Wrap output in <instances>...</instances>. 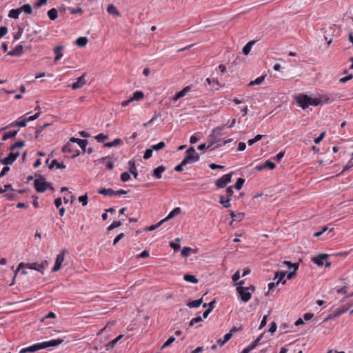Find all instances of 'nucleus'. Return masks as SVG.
I'll use <instances>...</instances> for the list:
<instances>
[{"label":"nucleus","mask_w":353,"mask_h":353,"mask_svg":"<svg viewBox=\"0 0 353 353\" xmlns=\"http://www.w3.org/2000/svg\"><path fill=\"white\" fill-rule=\"evenodd\" d=\"M46 178H37L34 180V188L38 192H44L48 188L54 190L52 183L44 181Z\"/></svg>","instance_id":"nucleus-4"},{"label":"nucleus","mask_w":353,"mask_h":353,"mask_svg":"<svg viewBox=\"0 0 353 353\" xmlns=\"http://www.w3.org/2000/svg\"><path fill=\"white\" fill-rule=\"evenodd\" d=\"M310 102H311V103H310V105L317 106L319 105H321V102L319 101L318 97L314 99L311 97V100Z\"/></svg>","instance_id":"nucleus-55"},{"label":"nucleus","mask_w":353,"mask_h":353,"mask_svg":"<svg viewBox=\"0 0 353 353\" xmlns=\"http://www.w3.org/2000/svg\"><path fill=\"white\" fill-rule=\"evenodd\" d=\"M23 33V28H19L18 32L14 35V38L15 40H18L20 39Z\"/></svg>","instance_id":"nucleus-63"},{"label":"nucleus","mask_w":353,"mask_h":353,"mask_svg":"<svg viewBox=\"0 0 353 353\" xmlns=\"http://www.w3.org/2000/svg\"><path fill=\"white\" fill-rule=\"evenodd\" d=\"M96 140L98 142H103L104 140L108 139V136L104 135L103 134H99L95 137Z\"/></svg>","instance_id":"nucleus-54"},{"label":"nucleus","mask_w":353,"mask_h":353,"mask_svg":"<svg viewBox=\"0 0 353 353\" xmlns=\"http://www.w3.org/2000/svg\"><path fill=\"white\" fill-rule=\"evenodd\" d=\"M21 12H24L28 14H31L32 13V8L29 3L24 4L21 8H19Z\"/></svg>","instance_id":"nucleus-31"},{"label":"nucleus","mask_w":353,"mask_h":353,"mask_svg":"<svg viewBox=\"0 0 353 353\" xmlns=\"http://www.w3.org/2000/svg\"><path fill=\"white\" fill-rule=\"evenodd\" d=\"M262 137H263V135L257 134L256 136H255L254 138L248 140V145H250V146L252 145L254 143L260 141L262 139Z\"/></svg>","instance_id":"nucleus-42"},{"label":"nucleus","mask_w":353,"mask_h":353,"mask_svg":"<svg viewBox=\"0 0 353 353\" xmlns=\"http://www.w3.org/2000/svg\"><path fill=\"white\" fill-rule=\"evenodd\" d=\"M27 121H28L27 119H23L21 121H16L13 122L11 124V125L19 126V127H26V124H27Z\"/></svg>","instance_id":"nucleus-37"},{"label":"nucleus","mask_w":353,"mask_h":353,"mask_svg":"<svg viewBox=\"0 0 353 353\" xmlns=\"http://www.w3.org/2000/svg\"><path fill=\"white\" fill-rule=\"evenodd\" d=\"M86 81L85 79V74H83L80 77L77 79V81L72 83V88L73 90H77L79 88H81L85 84Z\"/></svg>","instance_id":"nucleus-12"},{"label":"nucleus","mask_w":353,"mask_h":353,"mask_svg":"<svg viewBox=\"0 0 353 353\" xmlns=\"http://www.w3.org/2000/svg\"><path fill=\"white\" fill-rule=\"evenodd\" d=\"M17 130H14V131H12V132H7L6 133L3 137V141H6L8 139H11V138H14L15 137V136L17 135Z\"/></svg>","instance_id":"nucleus-39"},{"label":"nucleus","mask_w":353,"mask_h":353,"mask_svg":"<svg viewBox=\"0 0 353 353\" xmlns=\"http://www.w3.org/2000/svg\"><path fill=\"white\" fill-rule=\"evenodd\" d=\"M181 210L179 207L175 208L173 210H172L168 215L167 216V219L170 220L176 215L179 214L181 212Z\"/></svg>","instance_id":"nucleus-35"},{"label":"nucleus","mask_w":353,"mask_h":353,"mask_svg":"<svg viewBox=\"0 0 353 353\" xmlns=\"http://www.w3.org/2000/svg\"><path fill=\"white\" fill-rule=\"evenodd\" d=\"M199 159V155L196 152L194 147L189 148L185 152V156L183 159V165H187L196 162Z\"/></svg>","instance_id":"nucleus-3"},{"label":"nucleus","mask_w":353,"mask_h":353,"mask_svg":"<svg viewBox=\"0 0 353 353\" xmlns=\"http://www.w3.org/2000/svg\"><path fill=\"white\" fill-rule=\"evenodd\" d=\"M215 185L218 188H223L227 185L223 178H219L216 181Z\"/></svg>","instance_id":"nucleus-47"},{"label":"nucleus","mask_w":353,"mask_h":353,"mask_svg":"<svg viewBox=\"0 0 353 353\" xmlns=\"http://www.w3.org/2000/svg\"><path fill=\"white\" fill-rule=\"evenodd\" d=\"M54 167L57 169H63L65 168V165L63 162H59L57 159H54L51 161L49 169L52 170Z\"/></svg>","instance_id":"nucleus-19"},{"label":"nucleus","mask_w":353,"mask_h":353,"mask_svg":"<svg viewBox=\"0 0 353 353\" xmlns=\"http://www.w3.org/2000/svg\"><path fill=\"white\" fill-rule=\"evenodd\" d=\"M276 330V324L275 322H272L271 324H270V327L268 330V332L273 334L275 332Z\"/></svg>","instance_id":"nucleus-62"},{"label":"nucleus","mask_w":353,"mask_h":353,"mask_svg":"<svg viewBox=\"0 0 353 353\" xmlns=\"http://www.w3.org/2000/svg\"><path fill=\"white\" fill-rule=\"evenodd\" d=\"M153 150L152 148L147 149L144 153L143 159H148L152 155Z\"/></svg>","instance_id":"nucleus-53"},{"label":"nucleus","mask_w":353,"mask_h":353,"mask_svg":"<svg viewBox=\"0 0 353 353\" xmlns=\"http://www.w3.org/2000/svg\"><path fill=\"white\" fill-rule=\"evenodd\" d=\"M38 263H20L19 264L17 271H19L20 269L23 268L24 267H26L31 270H39L37 268Z\"/></svg>","instance_id":"nucleus-17"},{"label":"nucleus","mask_w":353,"mask_h":353,"mask_svg":"<svg viewBox=\"0 0 353 353\" xmlns=\"http://www.w3.org/2000/svg\"><path fill=\"white\" fill-rule=\"evenodd\" d=\"M78 201L81 203L83 206H85L88 204V196L87 194H85L84 195L80 196L78 198Z\"/></svg>","instance_id":"nucleus-38"},{"label":"nucleus","mask_w":353,"mask_h":353,"mask_svg":"<svg viewBox=\"0 0 353 353\" xmlns=\"http://www.w3.org/2000/svg\"><path fill=\"white\" fill-rule=\"evenodd\" d=\"M230 215L232 218L234 219L233 221H231L230 225L232 224L234 221H241L242 218L244 216L243 213L235 214L233 211L230 212Z\"/></svg>","instance_id":"nucleus-24"},{"label":"nucleus","mask_w":353,"mask_h":353,"mask_svg":"<svg viewBox=\"0 0 353 353\" xmlns=\"http://www.w3.org/2000/svg\"><path fill=\"white\" fill-rule=\"evenodd\" d=\"M311 97L305 94H300L296 97L297 104L303 110L307 108L310 105Z\"/></svg>","instance_id":"nucleus-5"},{"label":"nucleus","mask_w":353,"mask_h":353,"mask_svg":"<svg viewBox=\"0 0 353 353\" xmlns=\"http://www.w3.org/2000/svg\"><path fill=\"white\" fill-rule=\"evenodd\" d=\"M285 276V272L283 271H278L275 272V276L273 280L277 279L276 284L279 285L280 283H281L283 285L286 283V280L284 279Z\"/></svg>","instance_id":"nucleus-13"},{"label":"nucleus","mask_w":353,"mask_h":353,"mask_svg":"<svg viewBox=\"0 0 353 353\" xmlns=\"http://www.w3.org/2000/svg\"><path fill=\"white\" fill-rule=\"evenodd\" d=\"M5 196L8 200H18L19 199V196H17L13 192H8L5 194Z\"/></svg>","instance_id":"nucleus-50"},{"label":"nucleus","mask_w":353,"mask_h":353,"mask_svg":"<svg viewBox=\"0 0 353 353\" xmlns=\"http://www.w3.org/2000/svg\"><path fill=\"white\" fill-rule=\"evenodd\" d=\"M330 256L327 254H319L316 256L312 258V261L316 264L318 266L323 265V260L327 259Z\"/></svg>","instance_id":"nucleus-9"},{"label":"nucleus","mask_w":353,"mask_h":353,"mask_svg":"<svg viewBox=\"0 0 353 353\" xmlns=\"http://www.w3.org/2000/svg\"><path fill=\"white\" fill-rule=\"evenodd\" d=\"M165 170L163 165H160L153 170V176H161L162 173Z\"/></svg>","instance_id":"nucleus-30"},{"label":"nucleus","mask_w":353,"mask_h":353,"mask_svg":"<svg viewBox=\"0 0 353 353\" xmlns=\"http://www.w3.org/2000/svg\"><path fill=\"white\" fill-rule=\"evenodd\" d=\"M165 146V143L163 141H161L158 144L153 145L151 147V148L152 149V150L158 151L159 150H161V149L164 148Z\"/></svg>","instance_id":"nucleus-43"},{"label":"nucleus","mask_w":353,"mask_h":353,"mask_svg":"<svg viewBox=\"0 0 353 353\" xmlns=\"http://www.w3.org/2000/svg\"><path fill=\"white\" fill-rule=\"evenodd\" d=\"M191 90V88L190 86H186L179 92H178L176 94H178L180 98L183 97L188 92H190Z\"/></svg>","instance_id":"nucleus-40"},{"label":"nucleus","mask_w":353,"mask_h":353,"mask_svg":"<svg viewBox=\"0 0 353 353\" xmlns=\"http://www.w3.org/2000/svg\"><path fill=\"white\" fill-rule=\"evenodd\" d=\"M125 234L123 233H121L117 235L113 241V245H115L121 239L124 237Z\"/></svg>","instance_id":"nucleus-59"},{"label":"nucleus","mask_w":353,"mask_h":353,"mask_svg":"<svg viewBox=\"0 0 353 353\" xmlns=\"http://www.w3.org/2000/svg\"><path fill=\"white\" fill-rule=\"evenodd\" d=\"M144 97V94L141 91H136L133 94V97L130 98V101H140Z\"/></svg>","instance_id":"nucleus-26"},{"label":"nucleus","mask_w":353,"mask_h":353,"mask_svg":"<svg viewBox=\"0 0 353 353\" xmlns=\"http://www.w3.org/2000/svg\"><path fill=\"white\" fill-rule=\"evenodd\" d=\"M19 152H10L7 157L2 159L0 161V162L2 164L6 165L12 164L17 159V158L19 157Z\"/></svg>","instance_id":"nucleus-8"},{"label":"nucleus","mask_w":353,"mask_h":353,"mask_svg":"<svg viewBox=\"0 0 353 353\" xmlns=\"http://www.w3.org/2000/svg\"><path fill=\"white\" fill-rule=\"evenodd\" d=\"M46 265H47V261H44L41 263H38L37 268H39V270H37V271L43 274Z\"/></svg>","instance_id":"nucleus-51"},{"label":"nucleus","mask_w":353,"mask_h":353,"mask_svg":"<svg viewBox=\"0 0 353 353\" xmlns=\"http://www.w3.org/2000/svg\"><path fill=\"white\" fill-rule=\"evenodd\" d=\"M63 46H57L54 48V52L56 54V57L54 58V62L59 60L63 57V53L61 52V50H63Z\"/></svg>","instance_id":"nucleus-20"},{"label":"nucleus","mask_w":353,"mask_h":353,"mask_svg":"<svg viewBox=\"0 0 353 353\" xmlns=\"http://www.w3.org/2000/svg\"><path fill=\"white\" fill-rule=\"evenodd\" d=\"M107 12L110 14H113V15H115L117 17L121 16L120 12H119V10L117 9V8L113 4L108 5V6L107 8Z\"/></svg>","instance_id":"nucleus-22"},{"label":"nucleus","mask_w":353,"mask_h":353,"mask_svg":"<svg viewBox=\"0 0 353 353\" xmlns=\"http://www.w3.org/2000/svg\"><path fill=\"white\" fill-rule=\"evenodd\" d=\"M265 79V76H261L256 78L254 81H252L248 83V86H253L254 85L261 84Z\"/></svg>","instance_id":"nucleus-36"},{"label":"nucleus","mask_w":353,"mask_h":353,"mask_svg":"<svg viewBox=\"0 0 353 353\" xmlns=\"http://www.w3.org/2000/svg\"><path fill=\"white\" fill-rule=\"evenodd\" d=\"M353 166V152H352V159L351 160L347 163V164L343 168V171L342 172H344L345 170H347L348 168H351Z\"/></svg>","instance_id":"nucleus-61"},{"label":"nucleus","mask_w":353,"mask_h":353,"mask_svg":"<svg viewBox=\"0 0 353 353\" xmlns=\"http://www.w3.org/2000/svg\"><path fill=\"white\" fill-rule=\"evenodd\" d=\"M275 168V164L270 160L265 161L263 163L256 165L252 167V165L246 166L242 169L238 170L235 172H231L223 174L222 176H232V175H243V174H255L256 171H261L264 169L268 168L272 170Z\"/></svg>","instance_id":"nucleus-1"},{"label":"nucleus","mask_w":353,"mask_h":353,"mask_svg":"<svg viewBox=\"0 0 353 353\" xmlns=\"http://www.w3.org/2000/svg\"><path fill=\"white\" fill-rule=\"evenodd\" d=\"M183 279L185 281L192 283H197L199 281L198 279L195 277V276L192 274H186L184 275Z\"/></svg>","instance_id":"nucleus-27"},{"label":"nucleus","mask_w":353,"mask_h":353,"mask_svg":"<svg viewBox=\"0 0 353 353\" xmlns=\"http://www.w3.org/2000/svg\"><path fill=\"white\" fill-rule=\"evenodd\" d=\"M236 123V119H232L230 125H223L220 127H216L213 130V133L216 134L217 135H221V131L223 130L225 128H232Z\"/></svg>","instance_id":"nucleus-14"},{"label":"nucleus","mask_w":353,"mask_h":353,"mask_svg":"<svg viewBox=\"0 0 353 353\" xmlns=\"http://www.w3.org/2000/svg\"><path fill=\"white\" fill-rule=\"evenodd\" d=\"M203 303V298L197 300L191 301L187 303V306L189 307H198Z\"/></svg>","instance_id":"nucleus-23"},{"label":"nucleus","mask_w":353,"mask_h":353,"mask_svg":"<svg viewBox=\"0 0 353 353\" xmlns=\"http://www.w3.org/2000/svg\"><path fill=\"white\" fill-rule=\"evenodd\" d=\"M318 99L321 102V105L325 104L330 101V97L327 95H320Z\"/></svg>","instance_id":"nucleus-45"},{"label":"nucleus","mask_w":353,"mask_h":353,"mask_svg":"<svg viewBox=\"0 0 353 353\" xmlns=\"http://www.w3.org/2000/svg\"><path fill=\"white\" fill-rule=\"evenodd\" d=\"M170 246L174 250L175 252L179 251L180 249V245L179 244L175 243L174 242H171L170 243Z\"/></svg>","instance_id":"nucleus-64"},{"label":"nucleus","mask_w":353,"mask_h":353,"mask_svg":"<svg viewBox=\"0 0 353 353\" xmlns=\"http://www.w3.org/2000/svg\"><path fill=\"white\" fill-rule=\"evenodd\" d=\"M247 291L246 288L243 286H237L236 288V292L239 294L241 301L243 302H248L252 296L251 293Z\"/></svg>","instance_id":"nucleus-6"},{"label":"nucleus","mask_w":353,"mask_h":353,"mask_svg":"<svg viewBox=\"0 0 353 353\" xmlns=\"http://www.w3.org/2000/svg\"><path fill=\"white\" fill-rule=\"evenodd\" d=\"M8 32V28L6 26L0 27V39L6 34Z\"/></svg>","instance_id":"nucleus-57"},{"label":"nucleus","mask_w":353,"mask_h":353,"mask_svg":"<svg viewBox=\"0 0 353 353\" xmlns=\"http://www.w3.org/2000/svg\"><path fill=\"white\" fill-rule=\"evenodd\" d=\"M63 339H53L49 341H44L42 343H38L31 346L23 348L20 350L19 353H27V352H34L36 351L46 349L51 347H56L61 344L63 342Z\"/></svg>","instance_id":"nucleus-2"},{"label":"nucleus","mask_w":353,"mask_h":353,"mask_svg":"<svg viewBox=\"0 0 353 353\" xmlns=\"http://www.w3.org/2000/svg\"><path fill=\"white\" fill-rule=\"evenodd\" d=\"M352 78H353V76L352 74H350V75H348L347 77H343V78L340 79L339 82L341 83H345L347 81L351 80Z\"/></svg>","instance_id":"nucleus-60"},{"label":"nucleus","mask_w":353,"mask_h":353,"mask_svg":"<svg viewBox=\"0 0 353 353\" xmlns=\"http://www.w3.org/2000/svg\"><path fill=\"white\" fill-rule=\"evenodd\" d=\"M174 341L175 338L174 336H170L169 339L162 345L161 348L163 349L170 346Z\"/></svg>","instance_id":"nucleus-48"},{"label":"nucleus","mask_w":353,"mask_h":353,"mask_svg":"<svg viewBox=\"0 0 353 353\" xmlns=\"http://www.w3.org/2000/svg\"><path fill=\"white\" fill-rule=\"evenodd\" d=\"M128 165H129L128 172H130L131 174H132L134 176H137L138 172L137 171V168L135 165L134 160H130L128 161Z\"/></svg>","instance_id":"nucleus-18"},{"label":"nucleus","mask_w":353,"mask_h":353,"mask_svg":"<svg viewBox=\"0 0 353 353\" xmlns=\"http://www.w3.org/2000/svg\"><path fill=\"white\" fill-rule=\"evenodd\" d=\"M244 182L245 179L243 178H238V180L234 185L235 188L236 190H241Z\"/></svg>","instance_id":"nucleus-46"},{"label":"nucleus","mask_w":353,"mask_h":353,"mask_svg":"<svg viewBox=\"0 0 353 353\" xmlns=\"http://www.w3.org/2000/svg\"><path fill=\"white\" fill-rule=\"evenodd\" d=\"M123 336L122 334H120L117 337H116L114 339H113L112 341L108 343L105 345V350L108 351V350L112 349L116 345V344L119 342V341L123 338Z\"/></svg>","instance_id":"nucleus-16"},{"label":"nucleus","mask_w":353,"mask_h":353,"mask_svg":"<svg viewBox=\"0 0 353 353\" xmlns=\"http://www.w3.org/2000/svg\"><path fill=\"white\" fill-rule=\"evenodd\" d=\"M48 16L50 20H55L58 17V12L56 8H52L48 12Z\"/></svg>","instance_id":"nucleus-29"},{"label":"nucleus","mask_w":353,"mask_h":353,"mask_svg":"<svg viewBox=\"0 0 353 353\" xmlns=\"http://www.w3.org/2000/svg\"><path fill=\"white\" fill-rule=\"evenodd\" d=\"M325 132H321V133L320 134V135H319L317 138H316V139H314V143H315L316 144H319V143L322 141V139H323V137H325Z\"/></svg>","instance_id":"nucleus-58"},{"label":"nucleus","mask_w":353,"mask_h":353,"mask_svg":"<svg viewBox=\"0 0 353 353\" xmlns=\"http://www.w3.org/2000/svg\"><path fill=\"white\" fill-rule=\"evenodd\" d=\"M98 193L105 196H114V190L111 188H101L98 190Z\"/></svg>","instance_id":"nucleus-21"},{"label":"nucleus","mask_w":353,"mask_h":353,"mask_svg":"<svg viewBox=\"0 0 353 353\" xmlns=\"http://www.w3.org/2000/svg\"><path fill=\"white\" fill-rule=\"evenodd\" d=\"M201 321H202V318L200 316L194 317L190 321L189 326H192L193 325L198 323Z\"/></svg>","instance_id":"nucleus-52"},{"label":"nucleus","mask_w":353,"mask_h":353,"mask_svg":"<svg viewBox=\"0 0 353 353\" xmlns=\"http://www.w3.org/2000/svg\"><path fill=\"white\" fill-rule=\"evenodd\" d=\"M23 46L19 45L15 48H14L12 50L10 51L8 53V55L11 57H19L21 56L23 53Z\"/></svg>","instance_id":"nucleus-15"},{"label":"nucleus","mask_w":353,"mask_h":353,"mask_svg":"<svg viewBox=\"0 0 353 353\" xmlns=\"http://www.w3.org/2000/svg\"><path fill=\"white\" fill-rule=\"evenodd\" d=\"M20 13H21V10L19 8H18V9H12L9 12L8 17L10 18H12V19H16L19 18V16Z\"/></svg>","instance_id":"nucleus-28"},{"label":"nucleus","mask_w":353,"mask_h":353,"mask_svg":"<svg viewBox=\"0 0 353 353\" xmlns=\"http://www.w3.org/2000/svg\"><path fill=\"white\" fill-rule=\"evenodd\" d=\"M122 225V223L119 221H114L107 228L108 231H111L114 230V228H117L118 227H120Z\"/></svg>","instance_id":"nucleus-41"},{"label":"nucleus","mask_w":353,"mask_h":353,"mask_svg":"<svg viewBox=\"0 0 353 353\" xmlns=\"http://www.w3.org/2000/svg\"><path fill=\"white\" fill-rule=\"evenodd\" d=\"M192 251V249L189 247H184L181 252L182 256H188L190 255V252Z\"/></svg>","instance_id":"nucleus-49"},{"label":"nucleus","mask_w":353,"mask_h":353,"mask_svg":"<svg viewBox=\"0 0 353 353\" xmlns=\"http://www.w3.org/2000/svg\"><path fill=\"white\" fill-rule=\"evenodd\" d=\"M348 310H349V307H346L345 305H343L341 307L337 308L332 312V314H330L329 319H334V318L339 317L343 313L346 312Z\"/></svg>","instance_id":"nucleus-11"},{"label":"nucleus","mask_w":353,"mask_h":353,"mask_svg":"<svg viewBox=\"0 0 353 353\" xmlns=\"http://www.w3.org/2000/svg\"><path fill=\"white\" fill-rule=\"evenodd\" d=\"M73 145L70 143H68L62 148L63 152H72L73 151Z\"/></svg>","instance_id":"nucleus-44"},{"label":"nucleus","mask_w":353,"mask_h":353,"mask_svg":"<svg viewBox=\"0 0 353 353\" xmlns=\"http://www.w3.org/2000/svg\"><path fill=\"white\" fill-rule=\"evenodd\" d=\"M88 43V39L85 37H81L76 40V44L80 47H84Z\"/></svg>","instance_id":"nucleus-34"},{"label":"nucleus","mask_w":353,"mask_h":353,"mask_svg":"<svg viewBox=\"0 0 353 353\" xmlns=\"http://www.w3.org/2000/svg\"><path fill=\"white\" fill-rule=\"evenodd\" d=\"M65 251L63 250L56 258L55 264L52 268L53 272H57L60 270L61 264L64 261Z\"/></svg>","instance_id":"nucleus-7"},{"label":"nucleus","mask_w":353,"mask_h":353,"mask_svg":"<svg viewBox=\"0 0 353 353\" xmlns=\"http://www.w3.org/2000/svg\"><path fill=\"white\" fill-rule=\"evenodd\" d=\"M254 43H255L254 40L250 41L243 47V53L245 55H248L250 53L251 48H252V46L254 44Z\"/></svg>","instance_id":"nucleus-25"},{"label":"nucleus","mask_w":353,"mask_h":353,"mask_svg":"<svg viewBox=\"0 0 353 353\" xmlns=\"http://www.w3.org/2000/svg\"><path fill=\"white\" fill-rule=\"evenodd\" d=\"M230 198L229 197H227V199H225V197L224 196H220V203L223 205V206L224 208H229L230 206Z\"/></svg>","instance_id":"nucleus-32"},{"label":"nucleus","mask_w":353,"mask_h":353,"mask_svg":"<svg viewBox=\"0 0 353 353\" xmlns=\"http://www.w3.org/2000/svg\"><path fill=\"white\" fill-rule=\"evenodd\" d=\"M70 142L78 143L82 150L84 152H86V146L88 145V141L86 139H80L75 137H71L70 139Z\"/></svg>","instance_id":"nucleus-10"},{"label":"nucleus","mask_w":353,"mask_h":353,"mask_svg":"<svg viewBox=\"0 0 353 353\" xmlns=\"http://www.w3.org/2000/svg\"><path fill=\"white\" fill-rule=\"evenodd\" d=\"M240 271H236L233 276H232V279L234 282H236L241 278Z\"/></svg>","instance_id":"nucleus-56"},{"label":"nucleus","mask_w":353,"mask_h":353,"mask_svg":"<svg viewBox=\"0 0 353 353\" xmlns=\"http://www.w3.org/2000/svg\"><path fill=\"white\" fill-rule=\"evenodd\" d=\"M122 143V140L121 139H116L112 142H108L104 144V147L111 148L114 146H117L120 145Z\"/></svg>","instance_id":"nucleus-33"}]
</instances>
